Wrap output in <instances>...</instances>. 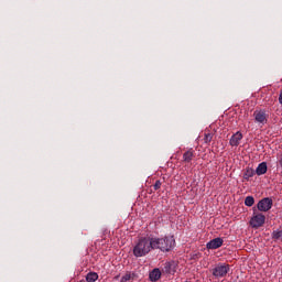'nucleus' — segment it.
Wrapping results in <instances>:
<instances>
[{
	"mask_svg": "<svg viewBox=\"0 0 282 282\" xmlns=\"http://www.w3.org/2000/svg\"><path fill=\"white\" fill-rule=\"evenodd\" d=\"M151 250H155L153 247V236H144L138 239L132 249V252L134 257L141 258L147 257Z\"/></svg>",
	"mask_w": 282,
	"mask_h": 282,
	"instance_id": "1",
	"label": "nucleus"
},
{
	"mask_svg": "<svg viewBox=\"0 0 282 282\" xmlns=\"http://www.w3.org/2000/svg\"><path fill=\"white\" fill-rule=\"evenodd\" d=\"M152 242L154 250H161L162 252H170L175 248V238L173 236H165L158 238L152 236Z\"/></svg>",
	"mask_w": 282,
	"mask_h": 282,
	"instance_id": "2",
	"label": "nucleus"
},
{
	"mask_svg": "<svg viewBox=\"0 0 282 282\" xmlns=\"http://www.w3.org/2000/svg\"><path fill=\"white\" fill-rule=\"evenodd\" d=\"M251 228H261L263 224H265V215L263 214H254L250 221H249Z\"/></svg>",
	"mask_w": 282,
	"mask_h": 282,
	"instance_id": "3",
	"label": "nucleus"
},
{
	"mask_svg": "<svg viewBox=\"0 0 282 282\" xmlns=\"http://www.w3.org/2000/svg\"><path fill=\"white\" fill-rule=\"evenodd\" d=\"M230 267L228 264H219L213 270L214 276L224 278L228 274Z\"/></svg>",
	"mask_w": 282,
	"mask_h": 282,
	"instance_id": "4",
	"label": "nucleus"
},
{
	"mask_svg": "<svg viewBox=\"0 0 282 282\" xmlns=\"http://www.w3.org/2000/svg\"><path fill=\"white\" fill-rule=\"evenodd\" d=\"M254 121L258 122V124H267L268 123V115L264 112V110H256L253 112Z\"/></svg>",
	"mask_w": 282,
	"mask_h": 282,
	"instance_id": "5",
	"label": "nucleus"
},
{
	"mask_svg": "<svg viewBox=\"0 0 282 282\" xmlns=\"http://www.w3.org/2000/svg\"><path fill=\"white\" fill-rule=\"evenodd\" d=\"M272 208V200L270 198H263L258 203V210L261 213H268Z\"/></svg>",
	"mask_w": 282,
	"mask_h": 282,
	"instance_id": "6",
	"label": "nucleus"
},
{
	"mask_svg": "<svg viewBox=\"0 0 282 282\" xmlns=\"http://www.w3.org/2000/svg\"><path fill=\"white\" fill-rule=\"evenodd\" d=\"M224 246V239L221 238H215L207 242L206 248L208 250H217V248H221Z\"/></svg>",
	"mask_w": 282,
	"mask_h": 282,
	"instance_id": "7",
	"label": "nucleus"
},
{
	"mask_svg": "<svg viewBox=\"0 0 282 282\" xmlns=\"http://www.w3.org/2000/svg\"><path fill=\"white\" fill-rule=\"evenodd\" d=\"M241 140H243V133L241 131H237L235 134L231 135L229 140L230 147H238L241 144Z\"/></svg>",
	"mask_w": 282,
	"mask_h": 282,
	"instance_id": "8",
	"label": "nucleus"
},
{
	"mask_svg": "<svg viewBox=\"0 0 282 282\" xmlns=\"http://www.w3.org/2000/svg\"><path fill=\"white\" fill-rule=\"evenodd\" d=\"M195 158V150H193V148L186 150L183 153V162L185 164H191V162H193V159Z\"/></svg>",
	"mask_w": 282,
	"mask_h": 282,
	"instance_id": "9",
	"label": "nucleus"
},
{
	"mask_svg": "<svg viewBox=\"0 0 282 282\" xmlns=\"http://www.w3.org/2000/svg\"><path fill=\"white\" fill-rule=\"evenodd\" d=\"M161 276H162V271H160V269L152 270L149 275L150 281L152 282L160 281Z\"/></svg>",
	"mask_w": 282,
	"mask_h": 282,
	"instance_id": "10",
	"label": "nucleus"
},
{
	"mask_svg": "<svg viewBox=\"0 0 282 282\" xmlns=\"http://www.w3.org/2000/svg\"><path fill=\"white\" fill-rule=\"evenodd\" d=\"M268 173V163L262 162L256 169V174L258 175H265Z\"/></svg>",
	"mask_w": 282,
	"mask_h": 282,
	"instance_id": "11",
	"label": "nucleus"
},
{
	"mask_svg": "<svg viewBox=\"0 0 282 282\" xmlns=\"http://www.w3.org/2000/svg\"><path fill=\"white\" fill-rule=\"evenodd\" d=\"M256 173L257 172L253 169L247 167L245 173H243V180H247V182H248V180H250V177H254Z\"/></svg>",
	"mask_w": 282,
	"mask_h": 282,
	"instance_id": "12",
	"label": "nucleus"
},
{
	"mask_svg": "<svg viewBox=\"0 0 282 282\" xmlns=\"http://www.w3.org/2000/svg\"><path fill=\"white\" fill-rule=\"evenodd\" d=\"M86 281L87 282H95L98 281V273L96 272H90L86 275Z\"/></svg>",
	"mask_w": 282,
	"mask_h": 282,
	"instance_id": "13",
	"label": "nucleus"
},
{
	"mask_svg": "<svg viewBox=\"0 0 282 282\" xmlns=\"http://www.w3.org/2000/svg\"><path fill=\"white\" fill-rule=\"evenodd\" d=\"M245 205L247 206H254V197L252 196H247L246 199H245Z\"/></svg>",
	"mask_w": 282,
	"mask_h": 282,
	"instance_id": "14",
	"label": "nucleus"
},
{
	"mask_svg": "<svg viewBox=\"0 0 282 282\" xmlns=\"http://www.w3.org/2000/svg\"><path fill=\"white\" fill-rule=\"evenodd\" d=\"M204 142H205V144H210V142H213V133H210V132L205 133Z\"/></svg>",
	"mask_w": 282,
	"mask_h": 282,
	"instance_id": "15",
	"label": "nucleus"
},
{
	"mask_svg": "<svg viewBox=\"0 0 282 282\" xmlns=\"http://www.w3.org/2000/svg\"><path fill=\"white\" fill-rule=\"evenodd\" d=\"M130 279H133V274L131 272H128L121 278V282H127Z\"/></svg>",
	"mask_w": 282,
	"mask_h": 282,
	"instance_id": "16",
	"label": "nucleus"
},
{
	"mask_svg": "<svg viewBox=\"0 0 282 282\" xmlns=\"http://www.w3.org/2000/svg\"><path fill=\"white\" fill-rule=\"evenodd\" d=\"M154 191H160V188H162V182L161 181H156L153 185Z\"/></svg>",
	"mask_w": 282,
	"mask_h": 282,
	"instance_id": "17",
	"label": "nucleus"
},
{
	"mask_svg": "<svg viewBox=\"0 0 282 282\" xmlns=\"http://www.w3.org/2000/svg\"><path fill=\"white\" fill-rule=\"evenodd\" d=\"M281 235H282V231H275V232H273V238L280 239Z\"/></svg>",
	"mask_w": 282,
	"mask_h": 282,
	"instance_id": "18",
	"label": "nucleus"
},
{
	"mask_svg": "<svg viewBox=\"0 0 282 282\" xmlns=\"http://www.w3.org/2000/svg\"><path fill=\"white\" fill-rule=\"evenodd\" d=\"M279 102L282 105V89L280 90Z\"/></svg>",
	"mask_w": 282,
	"mask_h": 282,
	"instance_id": "19",
	"label": "nucleus"
},
{
	"mask_svg": "<svg viewBox=\"0 0 282 282\" xmlns=\"http://www.w3.org/2000/svg\"><path fill=\"white\" fill-rule=\"evenodd\" d=\"M278 166H282V159L279 160Z\"/></svg>",
	"mask_w": 282,
	"mask_h": 282,
	"instance_id": "20",
	"label": "nucleus"
}]
</instances>
